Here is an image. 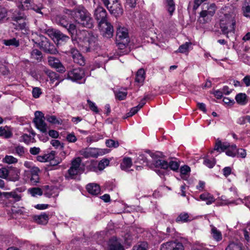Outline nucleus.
<instances>
[{"label":"nucleus","instance_id":"f257e3e1","mask_svg":"<svg viewBox=\"0 0 250 250\" xmlns=\"http://www.w3.org/2000/svg\"><path fill=\"white\" fill-rule=\"evenodd\" d=\"M148 153L150 156L153 159V165L155 168L154 170L160 176H164L165 174V170L167 169L168 167L170 169L177 171L179 168L180 163L179 161L177 160H171L169 163H167L166 161L159 158L160 152H156L153 153L150 152V151L146 152Z\"/></svg>","mask_w":250,"mask_h":250},{"label":"nucleus","instance_id":"f03ea898","mask_svg":"<svg viewBox=\"0 0 250 250\" xmlns=\"http://www.w3.org/2000/svg\"><path fill=\"white\" fill-rule=\"evenodd\" d=\"M94 16L99 22V27L103 32V36L110 39L113 35V27L110 23L107 21V12L101 6H98L94 10Z\"/></svg>","mask_w":250,"mask_h":250},{"label":"nucleus","instance_id":"7ed1b4c3","mask_svg":"<svg viewBox=\"0 0 250 250\" xmlns=\"http://www.w3.org/2000/svg\"><path fill=\"white\" fill-rule=\"evenodd\" d=\"M75 21L83 26L91 28L93 26V22L90 14L83 6H79L73 11Z\"/></svg>","mask_w":250,"mask_h":250},{"label":"nucleus","instance_id":"20e7f679","mask_svg":"<svg viewBox=\"0 0 250 250\" xmlns=\"http://www.w3.org/2000/svg\"><path fill=\"white\" fill-rule=\"evenodd\" d=\"M235 19L234 14H225L220 20V26L222 33L229 38V33H234Z\"/></svg>","mask_w":250,"mask_h":250},{"label":"nucleus","instance_id":"39448f33","mask_svg":"<svg viewBox=\"0 0 250 250\" xmlns=\"http://www.w3.org/2000/svg\"><path fill=\"white\" fill-rule=\"evenodd\" d=\"M26 19L24 13L20 11H15L12 17L15 28L21 30L24 35L28 34L30 32Z\"/></svg>","mask_w":250,"mask_h":250},{"label":"nucleus","instance_id":"423d86ee","mask_svg":"<svg viewBox=\"0 0 250 250\" xmlns=\"http://www.w3.org/2000/svg\"><path fill=\"white\" fill-rule=\"evenodd\" d=\"M24 166L28 170L24 171V176L26 180L30 182L33 185H36L40 180L39 173L40 169L38 167L33 166L31 162L25 161L23 164Z\"/></svg>","mask_w":250,"mask_h":250},{"label":"nucleus","instance_id":"0eeeda50","mask_svg":"<svg viewBox=\"0 0 250 250\" xmlns=\"http://www.w3.org/2000/svg\"><path fill=\"white\" fill-rule=\"evenodd\" d=\"M128 30L127 28L119 25L117 28L116 43L118 48L124 49L129 42Z\"/></svg>","mask_w":250,"mask_h":250},{"label":"nucleus","instance_id":"6e6552de","mask_svg":"<svg viewBox=\"0 0 250 250\" xmlns=\"http://www.w3.org/2000/svg\"><path fill=\"white\" fill-rule=\"evenodd\" d=\"M84 171V166L82 164L80 157L74 159L71 162V166L68 170L69 176L71 179H75L76 176L83 173Z\"/></svg>","mask_w":250,"mask_h":250},{"label":"nucleus","instance_id":"1a4fd4ad","mask_svg":"<svg viewBox=\"0 0 250 250\" xmlns=\"http://www.w3.org/2000/svg\"><path fill=\"white\" fill-rule=\"evenodd\" d=\"M67 75V78L73 82L82 83L85 81L84 71L81 67L73 68L68 71Z\"/></svg>","mask_w":250,"mask_h":250},{"label":"nucleus","instance_id":"9d476101","mask_svg":"<svg viewBox=\"0 0 250 250\" xmlns=\"http://www.w3.org/2000/svg\"><path fill=\"white\" fill-rule=\"evenodd\" d=\"M83 34L84 36V43L85 47L87 48V51H90V50H95L97 45V36L94 35L92 32L83 31Z\"/></svg>","mask_w":250,"mask_h":250},{"label":"nucleus","instance_id":"9b49d317","mask_svg":"<svg viewBox=\"0 0 250 250\" xmlns=\"http://www.w3.org/2000/svg\"><path fill=\"white\" fill-rule=\"evenodd\" d=\"M216 9V5L214 3H211L208 6L207 10H203L201 11L199 18L200 22L205 23L210 21L212 17L215 14Z\"/></svg>","mask_w":250,"mask_h":250},{"label":"nucleus","instance_id":"f8f14e48","mask_svg":"<svg viewBox=\"0 0 250 250\" xmlns=\"http://www.w3.org/2000/svg\"><path fill=\"white\" fill-rule=\"evenodd\" d=\"M44 115L41 111H36L35 112V118L33 122L36 127L42 133H46L47 127L46 123L44 121Z\"/></svg>","mask_w":250,"mask_h":250},{"label":"nucleus","instance_id":"ddd939ff","mask_svg":"<svg viewBox=\"0 0 250 250\" xmlns=\"http://www.w3.org/2000/svg\"><path fill=\"white\" fill-rule=\"evenodd\" d=\"M161 250H185L183 243L179 240H170L163 243Z\"/></svg>","mask_w":250,"mask_h":250},{"label":"nucleus","instance_id":"4468645a","mask_svg":"<svg viewBox=\"0 0 250 250\" xmlns=\"http://www.w3.org/2000/svg\"><path fill=\"white\" fill-rule=\"evenodd\" d=\"M36 43L38 44L41 49H42L46 52L49 53H55V50H53L54 47L53 44L49 42L48 40L43 36L39 37L38 42H36Z\"/></svg>","mask_w":250,"mask_h":250},{"label":"nucleus","instance_id":"2eb2a0df","mask_svg":"<svg viewBox=\"0 0 250 250\" xmlns=\"http://www.w3.org/2000/svg\"><path fill=\"white\" fill-rule=\"evenodd\" d=\"M109 164V161L108 159H104L100 161L98 164L96 162H91L88 167L90 170L97 172L98 170H103L106 166H108Z\"/></svg>","mask_w":250,"mask_h":250},{"label":"nucleus","instance_id":"dca6fc26","mask_svg":"<svg viewBox=\"0 0 250 250\" xmlns=\"http://www.w3.org/2000/svg\"><path fill=\"white\" fill-rule=\"evenodd\" d=\"M45 33L52 39H56L57 41H65L69 39L68 36L64 35L60 31L53 28L47 29L46 30Z\"/></svg>","mask_w":250,"mask_h":250},{"label":"nucleus","instance_id":"f3484780","mask_svg":"<svg viewBox=\"0 0 250 250\" xmlns=\"http://www.w3.org/2000/svg\"><path fill=\"white\" fill-rule=\"evenodd\" d=\"M48 62L49 65L55 68L58 72L60 73L65 72V67L62 64L58 59L50 56L48 58Z\"/></svg>","mask_w":250,"mask_h":250},{"label":"nucleus","instance_id":"a211bd4d","mask_svg":"<svg viewBox=\"0 0 250 250\" xmlns=\"http://www.w3.org/2000/svg\"><path fill=\"white\" fill-rule=\"evenodd\" d=\"M107 10L111 15L116 17L121 16L124 12L123 7L119 0L112 3Z\"/></svg>","mask_w":250,"mask_h":250},{"label":"nucleus","instance_id":"6ab92c4d","mask_svg":"<svg viewBox=\"0 0 250 250\" xmlns=\"http://www.w3.org/2000/svg\"><path fill=\"white\" fill-rule=\"evenodd\" d=\"M70 53L75 63L80 65H84L85 60L77 49L75 48H72L71 49Z\"/></svg>","mask_w":250,"mask_h":250},{"label":"nucleus","instance_id":"aec40b11","mask_svg":"<svg viewBox=\"0 0 250 250\" xmlns=\"http://www.w3.org/2000/svg\"><path fill=\"white\" fill-rule=\"evenodd\" d=\"M197 201L201 200L206 202V204L209 205L215 201L214 196L208 192H205L199 196V199H196Z\"/></svg>","mask_w":250,"mask_h":250},{"label":"nucleus","instance_id":"412c9836","mask_svg":"<svg viewBox=\"0 0 250 250\" xmlns=\"http://www.w3.org/2000/svg\"><path fill=\"white\" fill-rule=\"evenodd\" d=\"M110 250H124V247L116 237H112L108 241Z\"/></svg>","mask_w":250,"mask_h":250},{"label":"nucleus","instance_id":"4be33fe9","mask_svg":"<svg viewBox=\"0 0 250 250\" xmlns=\"http://www.w3.org/2000/svg\"><path fill=\"white\" fill-rule=\"evenodd\" d=\"M46 191L44 195L48 198L56 197L59 195L58 189L54 186H46L45 187Z\"/></svg>","mask_w":250,"mask_h":250},{"label":"nucleus","instance_id":"5701e85b","mask_svg":"<svg viewBox=\"0 0 250 250\" xmlns=\"http://www.w3.org/2000/svg\"><path fill=\"white\" fill-rule=\"evenodd\" d=\"M32 0H16V3L18 8L21 10L30 9Z\"/></svg>","mask_w":250,"mask_h":250},{"label":"nucleus","instance_id":"b1692460","mask_svg":"<svg viewBox=\"0 0 250 250\" xmlns=\"http://www.w3.org/2000/svg\"><path fill=\"white\" fill-rule=\"evenodd\" d=\"M13 136L12 128L10 126H4L0 127V137L9 139Z\"/></svg>","mask_w":250,"mask_h":250},{"label":"nucleus","instance_id":"393cba45","mask_svg":"<svg viewBox=\"0 0 250 250\" xmlns=\"http://www.w3.org/2000/svg\"><path fill=\"white\" fill-rule=\"evenodd\" d=\"M34 219L39 224L45 225L48 221L49 215L48 214L43 212L41 213L40 215L34 216Z\"/></svg>","mask_w":250,"mask_h":250},{"label":"nucleus","instance_id":"a878e982","mask_svg":"<svg viewBox=\"0 0 250 250\" xmlns=\"http://www.w3.org/2000/svg\"><path fill=\"white\" fill-rule=\"evenodd\" d=\"M192 220L188 213L183 212L179 214L175 221L178 223H184L190 222Z\"/></svg>","mask_w":250,"mask_h":250},{"label":"nucleus","instance_id":"bb28decb","mask_svg":"<svg viewBox=\"0 0 250 250\" xmlns=\"http://www.w3.org/2000/svg\"><path fill=\"white\" fill-rule=\"evenodd\" d=\"M87 191L93 195H98L100 192V186L96 184L91 183L86 186Z\"/></svg>","mask_w":250,"mask_h":250},{"label":"nucleus","instance_id":"cd10ccee","mask_svg":"<svg viewBox=\"0 0 250 250\" xmlns=\"http://www.w3.org/2000/svg\"><path fill=\"white\" fill-rule=\"evenodd\" d=\"M210 233L213 239L217 242L220 241L222 239V234L221 232L212 225H210Z\"/></svg>","mask_w":250,"mask_h":250},{"label":"nucleus","instance_id":"c85d7f7f","mask_svg":"<svg viewBox=\"0 0 250 250\" xmlns=\"http://www.w3.org/2000/svg\"><path fill=\"white\" fill-rule=\"evenodd\" d=\"M229 146L228 142H222L220 140H217L214 149L217 151L223 152Z\"/></svg>","mask_w":250,"mask_h":250},{"label":"nucleus","instance_id":"c756f323","mask_svg":"<svg viewBox=\"0 0 250 250\" xmlns=\"http://www.w3.org/2000/svg\"><path fill=\"white\" fill-rule=\"evenodd\" d=\"M145 79V71L144 69H139L136 75L135 82L140 84H142Z\"/></svg>","mask_w":250,"mask_h":250},{"label":"nucleus","instance_id":"7c9ffc66","mask_svg":"<svg viewBox=\"0 0 250 250\" xmlns=\"http://www.w3.org/2000/svg\"><path fill=\"white\" fill-rule=\"evenodd\" d=\"M44 9L42 4L41 3H34L32 1L30 9L36 12L37 13L43 15V12L42 10Z\"/></svg>","mask_w":250,"mask_h":250},{"label":"nucleus","instance_id":"2f4dec72","mask_svg":"<svg viewBox=\"0 0 250 250\" xmlns=\"http://www.w3.org/2000/svg\"><path fill=\"white\" fill-rule=\"evenodd\" d=\"M247 97V95L245 93H240L236 95L235 100L239 104L245 105L248 102Z\"/></svg>","mask_w":250,"mask_h":250},{"label":"nucleus","instance_id":"473e14b6","mask_svg":"<svg viewBox=\"0 0 250 250\" xmlns=\"http://www.w3.org/2000/svg\"><path fill=\"white\" fill-rule=\"evenodd\" d=\"M45 119L48 122L52 124L61 125L62 123V121L61 119H57L54 115H46Z\"/></svg>","mask_w":250,"mask_h":250},{"label":"nucleus","instance_id":"72a5a7b5","mask_svg":"<svg viewBox=\"0 0 250 250\" xmlns=\"http://www.w3.org/2000/svg\"><path fill=\"white\" fill-rule=\"evenodd\" d=\"M132 165L131 159L129 157H125L124 158L123 162L121 164V167L122 169L126 170L131 167Z\"/></svg>","mask_w":250,"mask_h":250},{"label":"nucleus","instance_id":"f704fd0d","mask_svg":"<svg viewBox=\"0 0 250 250\" xmlns=\"http://www.w3.org/2000/svg\"><path fill=\"white\" fill-rule=\"evenodd\" d=\"M225 250H244L243 245L240 243L231 242L226 247Z\"/></svg>","mask_w":250,"mask_h":250},{"label":"nucleus","instance_id":"c9c22d12","mask_svg":"<svg viewBox=\"0 0 250 250\" xmlns=\"http://www.w3.org/2000/svg\"><path fill=\"white\" fill-rule=\"evenodd\" d=\"M57 21L59 24L64 28H67L69 24L67 18L66 16H60L58 17Z\"/></svg>","mask_w":250,"mask_h":250},{"label":"nucleus","instance_id":"e433bc0d","mask_svg":"<svg viewBox=\"0 0 250 250\" xmlns=\"http://www.w3.org/2000/svg\"><path fill=\"white\" fill-rule=\"evenodd\" d=\"M242 10L244 16L250 18V0L246 1L242 7Z\"/></svg>","mask_w":250,"mask_h":250},{"label":"nucleus","instance_id":"4c0bfd02","mask_svg":"<svg viewBox=\"0 0 250 250\" xmlns=\"http://www.w3.org/2000/svg\"><path fill=\"white\" fill-rule=\"evenodd\" d=\"M237 146L235 145H232L226 149V154L229 156L234 157L236 155Z\"/></svg>","mask_w":250,"mask_h":250},{"label":"nucleus","instance_id":"58836bf2","mask_svg":"<svg viewBox=\"0 0 250 250\" xmlns=\"http://www.w3.org/2000/svg\"><path fill=\"white\" fill-rule=\"evenodd\" d=\"M20 179V172L19 170L16 169L13 172H9L8 180L10 181H18Z\"/></svg>","mask_w":250,"mask_h":250},{"label":"nucleus","instance_id":"ea45409f","mask_svg":"<svg viewBox=\"0 0 250 250\" xmlns=\"http://www.w3.org/2000/svg\"><path fill=\"white\" fill-rule=\"evenodd\" d=\"M136 162L142 165L148 166V162L146 155L142 153H140L137 159Z\"/></svg>","mask_w":250,"mask_h":250},{"label":"nucleus","instance_id":"a19ab883","mask_svg":"<svg viewBox=\"0 0 250 250\" xmlns=\"http://www.w3.org/2000/svg\"><path fill=\"white\" fill-rule=\"evenodd\" d=\"M3 44L6 46H14L15 47H18L20 45V42L16 38H12L9 40H3Z\"/></svg>","mask_w":250,"mask_h":250},{"label":"nucleus","instance_id":"79ce46f5","mask_svg":"<svg viewBox=\"0 0 250 250\" xmlns=\"http://www.w3.org/2000/svg\"><path fill=\"white\" fill-rule=\"evenodd\" d=\"M191 45V42H186L180 45L176 52L181 53H188L189 47Z\"/></svg>","mask_w":250,"mask_h":250},{"label":"nucleus","instance_id":"37998d69","mask_svg":"<svg viewBox=\"0 0 250 250\" xmlns=\"http://www.w3.org/2000/svg\"><path fill=\"white\" fill-rule=\"evenodd\" d=\"M29 193L33 197L41 196L42 194L41 188H33L28 189Z\"/></svg>","mask_w":250,"mask_h":250},{"label":"nucleus","instance_id":"c03bdc74","mask_svg":"<svg viewBox=\"0 0 250 250\" xmlns=\"http://www.w3.org/2000/svg\"><path fill=\"white\" fill-rule=\"evenodd\" d=\"M3 162L8 164H14L18 162V159L11 155H6L3 159Z\"/></svg>","mask_w":250,"mask_h":250},{"label":"nucleus","instance_id":"a18cd8bd","mask_svg":"<svg viewBox=\"0 0 250 250\" xmlns=\"http://www.w3.org/2000/svg\"><path fill=\"white\" fill-rule=\"evenodd\" d=\"M31 55L33 59L37 61H41L42 57V52L38 49L33 50Z\"/></svg>","mask_w":250,"mask_h":250},{"label":"nucleus","instance_id":"49530a36","mask_svg":"<svg viewBox=\"0 0 250 250\" xmlns=\"http://www.w3.org/2000/svg\"><path fill=\"white\" fill-rule=\"evenodd\" d=\"M167 10L171 15L175 10V3L173 0H166Z\"/></svg>","mask_w":250,"mask_h":250},{"label":"nucleus","instance_id":"de8ad7c7","mask_svg":"<svg viewBox=\"0 0 250 250\" xmlns=\"http://www.w3.org/2000/svg\"><path fill=\"white\" fill-rule=\"evenodd\" d=\"M9 175V171L6 167H2L0 168V177L8 180Z\"/></svg>","mask_w":250,"mask_h":250},{"label":"nucleus","instance_id":"09e8293b","mask_svg":"<svg viewBox=\"0 0 250 250\" xmlns=\"http://www.w3.org/2000/svg\"><path fill=\"white\" fill-rule=\"evenodd\" d=\"M9 73V70L7 66L5 65V62H2L0 61V73L6 75H8Z\"/></svg>","mask_w":250,"mask_h":250},{"label":"nucleus","instance_id":"8fccbe9b","mask_svg":"<svg viewBox=\"0 0 250 250\" xmlns=\"http://www.w3.org/2000/svg\"><path fill=\"white\" fill-rule=\"evenodd\" d=\"M203 164L208 168H212L215 165L216 162L214 159L210 160L207 158L204 159Z\"/></svg>","mask_w":250,"mask_h":250},{"label":"nucleus","instance_id":"3c124183","mask_svg":"<svg viewBox=\"0 0 250 250\" xmlns=\"http://www.w3.org/2000/svg\"><path fill=\"white\" fill-rule=\"evenodd\" d=\"M105 144L108 147L117 148L119 144L117 141H114L112 139H108L106 141Z\"/></svg>","mask_w":250,"mask_h":250},{"label":"nucleus","instance_id":"603ef678","mask_svg":"<svg viewBox=\"0 0 250 250\" xmlns=\"http://www.w3.org/2000/svg\"><path fill=\"white\" fill-rule=\"evenodd\" d=\"M116 97L119 100H124L127 95V92L126 90H119L117 91L115 94Z\"/></svg>","mask_w":250,"mask_h":250},{"label":"nucleus","instance_id":"864d4df0","mask_svg":"<svg viewBox=\"0 0 250 250\" xmlns=\"http://www.w3.org/2000/svg\"><path fill=\"white\" fill-rule=\"evenodd\" d=\"M147 244L146 242H142L140 244L133 247V250H146Z\"/></svg>","mask_w":250,"mask_h":250},{"label":"nucleus","instance_id":"5fc2aeb1","mask_svg":"<svg viewBox=\"0 0 250 250\" xmlns=\"http://www.w3.org/2000/svg\"><path fill=\"white\" fill-rule=\"evenodd\" d=\"M87 103L91 111H92L95 113H99V109L95 103L92 102L89 99L87 100Z\"/></svg>","mask_w":250,"mask_h":250},{"label":"nucleus","instance_id":"6e6d98bb","mask_svg":"<svg viewBox=\"0 0 250 250\" xmlns=\"http://www.w3.org/2000/svg\"><path fill=\"white\" fill-rule=\"evenodd\" d=\"M66 139L69 143H75L77 140V138L73 132L68 133L66 135Z\"/></svg>","mask_w":250,"mask_h":250},{"label":"nucleus","instance_id":"4d7b16f0","mask_svg":"<svg viewBox=\"0 0 250 250\" xmlns=\"http://www.w3.org/2000/svg\"><path fill=\"white\" fill-rule=\"evenodd\" d=\"M16 153L19 156H22L25 153V148L23 146H18L15 148Z\"/></svg>","mask_w":250,"mask_h":250},{"label":"nucleus","instance_id":"13d9d810","mask_svg":"<svg viewBox=\"0 0 250 250\" xmlns=\"http://www.w3.org/2000/svg\"><path fill=\"white\" fill-rule=\"evenodd\" d=\"M66 28L72 36H74L77 33L76 27L74 24H68L67 27Z\"/></svg>","mask_w":250,"mask_h":250},{"label":"nucleus","instance_id":"bf43d9fd","mask_svg":"<svg viewBox=\"0 0 250 250\" xmlns=\"http://www.w3.org/2000/svg\"><path fill=\"white\" fill-rule=\"evenodd\" d=\"M42 94L41 89L39 87H34L32 90V95L35 98H38Z\"/></svg>","mask_w":250,"mask_h":250},{"label":"nucleus","instance_id":"052dcab7","mask_svg":"<svg viewBox=\"0 0 250 250\" xmlns=\"http://www.w3.org/2000/svg\"><path fill=\"white\" fill-rule=\"evenodd\" d=\"M190 168L187 165H185V166L182 167L180 168V173H181L182 177L183 178V175H187L188 173H189L190 172Z\"/></svg>","mask_w":250,"mask_h":250},{"label":"nucleus","instance_id":"680f3d73","mask_svg":"<svg viewBox=\"0 0 250 250\" xmlns=\"http://www.w3.org/2000/svg\"><path fill=\"white\" fill-rule=\"evenodd\" d=\"M248 117H249V115L239 117L237 120V123L241 125L245 124L247 122H248Z\"/></svg>","mask_w":250,"mask_h":250},{"label":"nucleus","instance_id":"e2e57ef3","mask_svg":"<svg viewBox=\"0 0 250 250\" xmlns=\"http://www.w3.org/2000/svg\"><path fill=\"white\" fill-rule=\"evenodd\" d=\"M21 138L22 139L23 142H24L25 144H29L31 142H32V137L31 135L27 134H23Z\"/></svg>","mask_w":250,"mask_h":250},{"label":"nucleus","instance_id":"0e129e2a","mask_svg":"<svg viewBox=\"0 0 250 250\" xmlns=\"http://www.w3.org/2000/svg\"><path fill=\"white\" fill-rule=\"evenodd\" d=\"M47 73H48V77L51 81H54L55 80H58L59 79V76L56 73L51 71H48Z\"/></svg>","mask_w":250,"mask_h":250},{"label":"nucleus","instance_id":"69168bd1","mask_svg":"<svg viewBox=\"0 0 250 250\" xmlns=\"http://www.w3.org/2000/svg\"><path fill=\"white\" fill-rule=\"evenodd\" d=\"M55 152L51 151L50 153L44 155L46 162L51 161L55 158Z\"/></svg>","mask_w":250,"mask_h":250},{"label":"nucleus","instance_id":"338daca9","mask_svg":"<svg viewBox=\"0 0 250 250\" xmlns=\"http://www.w3.org/2000/svg\"><path fill=\"white\" fill-rule=\"evenodd\" d=\"M195 250H209L208 249L207 247L206 244L200 243H197L196 244Z\"/></svg>","mask_w":250,"mask_h":250},{"label":"nucleus","instance_id":"774afa93","mask_svg":"<svg viewBox=\"0 0 250 250\" xmlns=\"http://www.w3.org/2000/svg\"><path fill=\"white\" fill-rule=\"evenodd\" d=\"M236 154L238 157H240L242 158H244L246 157L247 153L245 149L243 148L237 149V152Z\"/></svg>","mask_w":250,"mask_h":250}]
</instances>
